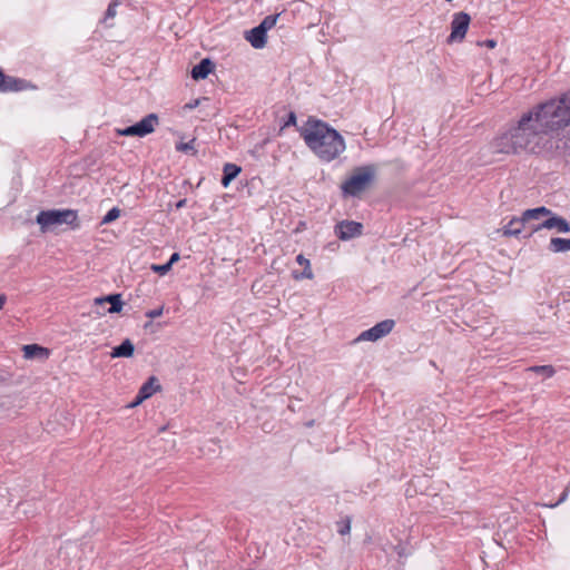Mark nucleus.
<instances>
[{"label":"nucleus","mask_w":570,"mask_h":570,"mask_svg":"<svg viewBox=\"0 0 570 570\" xmlns=\"http://www.w3.org/2000/svg\"><path fill=\"white\" fill-rule=\"evenodd\" d=\"M544 135L534 122L530 110L522 115L518 124L495 137L492 141L494 153L517 155L521 151L540 154Z\"/></svg>","instance_id":"f257e3e1"},{"label":"nucleus","mask_w":570,"mask_h":570,"mask_svg":"<svg viewBox=\"0 0 570 570\" xmlns=\"http://www.w3.org/2000/svg\"><path fill=\"white\" fill-rule=\"evenodd\" d=\"M297 131L307 148L322 161L330 163L336 159L346 148L343 136L328 122L315 116H308L306 121L297 127Z\"/></svg>","instance_id":"f03ea898"},{"label":"nucleus","mask_w":570,"mask_h":570,"mask_svg":"<svg viewBox=\"0 0 570 570\" xmlns=\"http://www.w3.org/2000/svg\"><path fill=\"white\" fill-rule=\"evenodd\" d=\"M530 112L544 136L570 126V90L534 106Z\"/></svg>","instance_id":"7ed1b4c3"},{"label":"nucleus","mask_w":570,"mask_h":570,"mask_svg":"<svg viewBox=\"0 0 570 570\" xmlns=\"http://www.w3.org/2000/svg\"><path fill=\"white\" fill-rule=\"evenodd\" d=\"M36 223L39 225L41 233H48L53 227L62 224H66L71 230H78L81 227L78 210L71 208L40 210L36 216Z\"/></svg>","instance_id":"20e7f679"},{"label":"nucleus","mask_w":570,"mask_h":570,"mask_svg":"<svg viewBox=\"0 0 570 570\" xmlns=\"http://www.w3.org/2000/svg\"><path fill=\"white\" fill-rule=\"evenodd\" d=\"M376 168L374 165L355 167L352 175L341 185L343 197L360 196L374 180Z\"/></svg>","instance_id":"39448f33"},{"label":"nucleus","mask_w":570,"mask_h":570,"mask_svg":"<svg viewBox=\"0 0 570 570\" xmlns=\"http://www.w3.org/2000/svg\"><path fill=\"white\" fill-rule=\"evenodd\" d=\"M395 326L394 320L386 318L376 323L368 330L363 331L356 338L355 342H376L386 335H389Z\"/></svg>","instance_id":"423d86ee"},{"label":"nucleus","mask_w":570,"mask_h":570,"mask_svg":"<svg viewBox=\"0 0 570 570\" xmlns=\"http://www.w3.org/2000/svg\"><path fill=\"white\" fill-rule=\"evenodd\" d=\"M548 218L541 223L530 225V232L524 234V237L530 238L534 233L540 229H553L557 228L560 233H570V223L556 214L548 215Z\"/></svg>","instance_id":"0eeeda50"},{"label":"nucleus","mask_w":570,"mask_h":570,"mask_svg":"<svg viewBox=\"0 0 570 570\" xmlns=\"http://www.w3.org/2000/svg\"><path fill=\"white\" fill-rule=\"evenodd\" d=\"M471 17L466 12H456L453 14V19L451 21V33L448 37V42H456L462 41L468 32L470 26Z\"/></svg>","instance_id":"6e6552de"},{"label":"nucleus","mask_w":570,"mask_h":570,"mask_svg":"<svg viewBox=\"0 0 570 570\" xmlns=\"http://www.w3.org/2000/svg\"><path fill=\"white\" fill-rule=\"evenodd\" d=\"M364 226L355 220H341L334 226L335 236L343 242L353 239L363 234Z\"/></svg>","instance_id":"1a4fd4ad"},{"label":"nucleus","mask_w":570,"mask_h":570,"mask_svg":"<svg viewBox=\"0 0 570 570\" xmlns=\"http://www.w3.org/2000/svg\"><path fill=\"white\" fill-rule=\"evenodd\" d=\"M101 303H107L110 305L108 308H104L102 311H100V309L95 311V313L97 315H101V316L106 315L107 313L118 314L122 311V307H124L121 294H119V293L108 294V295L95 298V304H101Z\"/></svg>","instance_id":"9d476101"},{"label":"nucleus","mask_w":570,"mask_h":570,"mask_svg":"<svg viewBox=\"0 0 570 570\" xmlns=\"http://www.w3.org/2000/svg\"><path fill=\"white\" fill-rule=\"evenodd\" d=\"M159 124V117L157 114H148L142 119L134 124V128L137 137H146L147 135L155 131L156 126Z\"/></svg>","instance_id":"9b49d317"},{"label":"nucleus","mask_w":570,"mask_h":570,"mask_svg":"<svg viewBox=\"0 0 570 570\" xmlns=\"http://www.w3.org/2000/svg\"><path fill=\"white\" fill-rule=\"evenodd\" d=\"M244 37L255 49H263L267 43V33L259 26L245 31Z\"/></svg>","instance_id":"f8f14e48"},{"label":"nucleus","mask_w":570,"mask_h":570,"mask_svg":"<svg viewBox=\"0 0 570 570\" xmlns=\"http://www.w3.org/2000/svg\"><path fill=\"white\" fill-rule=\"evenodd\" d=\"M215 69V63L209 58L202 59L197 65H195L190 71V76L194 80H204L206 79L210 72Z\"/></svg>","instance_id":"ddd939ff"},{"label":"nucleus","mask_w":570,"mask_h":570,"mask_svg":"<svg viewBox=\"0 0 570 570\" xmlns=\"http://www.w3.org/2000/svg\"><path fill=\"white\" fill-rule=\"evenodd\" d=\"M527 228V223L523 220L522 216L513 217L509 220V223L503 227L504 236H513V237H524L522 235L523 230Z\"/></svg>","instance_id":"4468645a"},{"label":"nucleus","mask_w":570,"mask_h":570,"mask_svg":"<svg viewBox=\"0 0 570 570\" xmlns=\"http://www.w3.org/2000/svg\"><path fill=\"white\" fill-rule=\"evenodd\" d=\"M23 357L28 360L32 358H48L50 350L39 344H27L22 347Z\"/></svg>","instance_id":"2eb2a0df"},{"label":"nucleus","mask_w":570,"mask_h":570,"mask_svg":"<svg viewBox=\"0 0 570 570\" xmlns=\"http://www.w3.org/2000/svg\"><path fill=\"white\" fill-rule=\"evenodd\" d=\"M135 353V345L129 338H125L119 345L112 347L110 356L112 358H129Z\"/></svg>","instance_id":"dca6fc26"},{"label":"nucleus","mask_w":570,"mask_h":570,"mask_svg":"<svg viewBox=\"0 0 570 570\" xmlns=\"http://www.w3.org/2000/svg\"><path fill=\"white\" fill-rule=\"evenodd\" d=\"M559 302L557 305L556 315L559 320L570 324V318L566 313L570 309V292H561L559 295Z\"/></svg>","instance_id":"f3484780"},{"label":"nucleus","mask_w":570,"mask_h":570,"mask_svg":"<svg viewBox=\"0 0 570 570\" xmlns=\"http://www.w3.org/2000/svg\"><path fill=\"white\" fill-rule=\"evenodd\" d=\"M240 171V166L232 163H226L223 167V176L220 179L222 186L227 188L229 184L239 175Z\"/></svg>","instance_id":"a211bd4d"},{"label":"nucleus","mask_w":570,"mask_h":570,"mask_svg":"<svg viewBox=\"0 0 570 570\" xmlns=\"http://www.w3.org/2000/svg\"><path fill=\"white\" fill-rule=\"evenodd\" d=\"M161 389L157 383L156 376H150L139 389V399L147 400Z\"/></svg>","instance_id":"6ab92c4d"},{"label":"nucleus","mask_w":570,"mask_h":570,"mask_svg":"<svg viewBox=\"0 0 570 570\" xmlns=\"http://www.w3.org/2000/svg\"><path fill=\"white\" fill-rule=\"evenodd\" d=\"M548 215H552V212L547 208L546 206H540V207H535V208H530V209H527L522 213V218L523 220L527 223V225L529 224V226L531 225L530 224V220H533V219H540L541 217H547Z\"/></svg>","instance_id":"aec40b11"},{"label":"nucleus","mask_w":570,"mask_h":570,"mask_svg":"<svg viewBox=\"0 0 570 570\" xmlns=\"http://www.w3.org/2000/svg\"><path fill=\"white\" fill-rule=\"evenodd\" d=\"M6 92H19L28 89H33L36 86H33L30 81L23 79V78H17L12 77L10 79V86H6Z\"/></svg>","instance_id":"412c9836"},{"label":"nucleus","mask_w":570,"mask_h":570,"mask_svg":"<svg viewBox=\"0 0 570 570\" xmlns=\"http://www.w3.org/2000/svg\"><path fill=\"white\" fill-rule=\"evenodd\" d=\"M549 249L552 253L570 250V238L553 237L550 239Z\"/></svg>","instance_id":"4be33fe9"},{"label":"nucleus","mask_w":570,"mask_h":570,"mask_svg":"<svg viewBox=\"0 0 570 570\" xmlns=\"http://www.w3.org/2000/svg\"><path fill=\"white\" fill-rule=\"evenodd\" d=\"M296 262L299 265L304 266V269H303L301 275L294 274V278H296V279H299V278L312 279L314 275H313V272L311 269L309 261L307 258H305L303 254H299V255L296 256Z\"/></svg>","instance_id":"5701e85b"},{"label":"nucleus","mask_w":570,"mask_h":570,"mask_svg":"<svg viewBox=\"0 0 570 570\" xmlns=\"http://www.w3.org/2000/svg\"><path fill=\"white\" fill-rule=\"evenodd\" d=\"M528 371L542 375L546 379L552 377L556 374V368L552 365H533L528 367Z\"/></svg>","instance_id":"b1692460"},{"label":"nucleus","mask_w":570,"mask_h":570,"mask_svg":"<svg viewBox=\"0 0 570 570\" xmlns=\"http://www.w3.org/2000/svg\"><path fill=\"white\" fill-rule=\"evenodd\" d=\"M279 16H281V13H275V14L266 16L259 22V24H258L259 28H263V30L267 33L268 30H271L272 28H274L276 26Z\"/></svg>","instance_id":"393cba45"},{"label":"nucleus","mask_w":570,"mask_h":570,"mask_svg":"<svg viewBox=\"0 0 570 570\" xmlns=\"http://www.w3.org/2000/svg\"><path fill=\"white\" fill-rule=\"evenodd\" d=\"M291 126H294V127H298L297 126V116H296V112L291 110L287 116L285 118L282 119L281 121V128H279V134L286 129L287 127H291Z\"/></svg>","instance_id":"a878e982"},{"label":"nucleus","mask_w":570,"mask_h":570,"mask_svg":"<svg viewBox=\"0 0 570 570\" xmlns=\"http://www.w3.org/2000/svg\"><path fill=\"white\" fill-rule=\"evenodd\" d=\"M176 150L195 156L197 154V150L195 148V138L190 139L187 142L176 144Z\"/></svg>","instance_id":"bb28decb"},{"label":"nucleus","mask_w":570,"mask_h":570,"mask_svg":"<svg viewBox=\"0 0 570 570\" xmlns=\"http://www.w3.org/2000/svg\"><path fill=\"white\" fill-rule=\"evenodd\" d=\"M122 0H112L105 12V17L102 19L104 22H107L109 19H114L117 14V7L120 6Z\"/></svg>","instance_id":"cd10ccee"},{"label":"nucleus","mask_w":570,"mask_h":570,"mask_svg":"<svg viewBox=\"0 0 570 570\" xmlns=\"http://www.w3.org/2000/svg\"><path fill=\"white\" fill-rule=\"evenodd\" d=\"M394 552L399 558H406L412 554V548L407 543L400 542L393 547Z\"/></svg>","instance_id":"c85d7f7f"},{"label":"nucleus","mask_w":570,"mask_h":570,"mask_svg":"<svg viewBox=\"0 0 570 570\" xmlns=\"http://www.w3.org/2000/svg\"><path fill=\"white\" fill-rule=\"evenodd\" d=\"M121 210L118 207L110 208L101 219V224H110L119 218Z\"/></svg>","instance_id":"c756f323"},{"label":"nucleus","mask_w":570,"mask_h":570,"mask_svg":"<svg viewBox=\"0 0 570 570\" xmlns=\"http://www.w3.org/2000/svg\"><path fill=\"white\" fill-rule=\"evenodd\" d=\"M150 269H151L154 273H156V274H158V275H160V276H164V275H166L168 272H170L171 267H170V265H168L167 263H165V264H153V265L150 266Z\"/></svg>","instance_id":"7c9ffc66"},{"label":"nucleus","mask_w":570,"mask_h":570,"mask_svg":"<svg viewBox=\"0 0 570 570\" xmlns=\"http://www.w3.org/2000/svg\"><path fill=\"white\" fill-rule=\"evenodd\" d=\"M350 531H351V521L348 518H346L345 520H342L337 523V532L341 535H345V534L350 533Z\"/></svg>","instance_id":"2f4dec72"},{"label":"nucleus","mask_w":570,"mask_h":570,"mask_svg":"<svg viewBox=\"0 0 570 570\" xmlns=\"http://www.w3.org/2000/svg\"><path fill=\"white\" fill-rule=\"evenodd\" d=\"M116 135L117 136H126V137H137L134 125L121 128V129H119V128L116 129Z\"/></svg>","instance_id":"473e14b6"},{"label":"nucleus","mask_w":570,"mask_h":570,"mask_svg":"<svg viewBox=\"0 0 570 570\" xmlns=\"http://www.w3.org/2000/svg\"><path fill=\"white\" fill-rule=\"evenodd\" d=\"M163 312H164V306H160L158 308L147 311L145 315H146V317L154 320V318L161 316Z\"/></svg>","instance_id":"72a5a7b5"},{"label":"nucleus","mask_w":570,"mask_h":570,"mask_svg":"<svg viewBox=\"0 0 570 570\" xmlns=\"http://www.w3.org/2000/svg\"><path fill=\"white\" fill-rule=\"evenodd\" d=\"M180 259L179 253L175 252L170 255L169 259L166 262L173 268V265Z\"/></svg>","instance_id":"f704fd0d"},{"label":"nucleus","mask_w":570,"mask_h":570,"mask_svg":"<svg viewBox=\"0 0 570 570\" xmlns=\"http://www.w3.org/2000/svg\"><path fill=\"white\" fill-rule=\"evenodd\" d=\"M479 45L493 49L497 46V41L494 39H487L482 42H479Z\"/></svg>","instance_id":"c9c22d12"},{"label":"nucleus","mask_w":570,"mask_h":570,"mask_svg":"<svg viewBox=\"0 0 570 570\" xmlns=\"http://www.w3.org/2000/svg\"><path fill=\"white\" fill-rule=\"evenodd\" d=\"M4 79H6V73L2 69H0V92H6V86L3 85L4 83Z\"/></svg>","instance_id":"e433bc0d"},{"label":"nucleus","mask_w":570,"mask_h":570,"mask_svg":"<svg viewBox=\"0 0 570 570\" xmlns=\"http://www.w3.org/2000/svg\"><path fill=\"white\" fill-rule=\"evenodd\" d=\"M568 492H569V490H568V489H566V490L561 493V495H560L559 500H558L554 504H551L550 507H552V508H553V507H557L558 504H560L561 502H563V501L567 499V497H568Z\"/></svg>","instance_id":"4c0bfd02"},{"label":"nucleus","mask_w":570,"mask_h":570,"mask_svg":"<svg viewBox=\"0 0 570 570\" xmlns=\"http://www.w3.org/2000/svg\"><path fill=\"white\" fill-rule=\"evenodd\" d=\"M145 400H140L139 399V393H137V395L135 396L134 401L128 405V407H135L139 404H141Z\"/></svg>","instance_id":"58836bf2"},{"label":"nucleus","mask_w":570,"mask_h":570,"mask_svg":"<svg viewBox=\"0 0 570 570\" xmlns=\"http://www.w3.org/2000/svg\"><path fill=\"white\" fill-rule=\"evenodd\" d=\"M198 105H199V100L195 99V100L186 104L184 108L191 110V109L196 108Z\"/></svg>","instance_id":"ea45409f"},{"label":"nucleus","mask_w":570,"mask_h":570,"mask_svg":"<svg viewBox=\"0 0 570 570\" xmlns=\"http://www.w3.org/2000/svg\"><path fill=\"white\" fill-rule=\"evenodd\" d=\"M187 204V199L186 198H183V199H179L176 204H175V208L177 210L184 208Z\"/></svg>","instance_id":"a19ab883"},{"label":"nucleus","mask_w":570,"mask_h":570,"mask_svg":"<svg viewBox=\"0 0 570 570\" xmlns=\"http://www.w3.org/2000/svg\"><path fill=\"white\" fill-rule=\"evenodd\" d=\"M6 302H7V295L0 294V311L3 308Z\"/></svg>","instance_id":"79ce46f5"},{"label":"nucleus","mask_w":570,"mask_h":570,"mask_svg":"<svg viewBox=\"0 0 570 570\" xmlns=\"http://www.w3.org/2000/svg\"><path fill=\"white\" fill-rule=\"evenodd\" d=\"M106 305H107V303H101V304H95V303H94V308H95V309H94V312H95L96 309H100V311H102L104 308H107V307H106Z\"/></svg>","instance_id":"37998d69"},{"label":"nucleus","mask_w":570,"mask_h":570,"mask_svg":"<svg viewBox=\"0 0 570 570\" xmlns=\"http://www.w3.org/2000/svg\"><path fill=\"white\" fill-rule=\"evenodd\" d=\"M12 78V76H8L6 75V79H4V86H10V79Z\"/></svg>","instance_id":"c03bdc74"},{"label":"nucleus","mask_w":570,"mask_h":570,"mask_svg":"<svg viewBox=\"0 0 570 570\" xmlns=\"http://www.w3.org/2000/svg\"><path fill=\"white\" fill-rule=\"evenodd\" d=\"M3 382H6V379H4V376L0 375V383H3Z\"/></svg>","instance_id":"a18cd8bd"},{"label":"nucleus","mask_w":570,"mask_h":570,"mask_svg":"<svg viewBox=\"0 0 570 570\" xmlns=\"http://www.w3.org/2000/svg\"><path fill=\"white\" fill-rule=\"evenodd\" d=\"M566 315H568V317L570 318V309L566 313Z\"/></svg>","instance_id":"49530a36"},{"label":"nucleus","mask_w":570,"mask_h":570,"mask_svg":"<svg viewBox=\"0 0 570 570\" xmlns=\"http://www.w3.org/2000/svg\"><path fill=\"white\" fill-rule=\"evenodd\" d=\"M446 2H451L452 0H445Z\"/></svg>","instance_id":"de8ad7c7"}]
</instances>
